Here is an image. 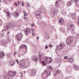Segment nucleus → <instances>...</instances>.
Instances as JSON below:
<instances>
[{"mask_svg": "<svg viewBox=\"0 0 79 79\" xmlns=\"http://www.w3.org/2000/svg\"><path fill=\"white\" fill-rule=\"evenodd\" d=\"M14 56L16 55V52H14Z\"/></svg>", "mask_w": 79, "mask_h": 79, "instance_id": "obj_48", "label": "nucleus"}, {"mask_svg": "<svg viewBox=\"0 0 79 79\" xmlns=\"http://www.w3.org/2000/svg\"><path fill=\"white\" fill-rule=\"evenodd\" d=\"M51 74V72L48 69H47L46 70H44L41 75V77L43 79H45L47 77V75L48 76Z\"/></svg>", "mask_w": 79, "mask_h": 79, "instance_id": "obj_1", "label": "nucleus"}, {"mask_svg": "<svg viewBox=\"0 0 79 79\" xmlns=\"http://www.w3.org/2000/svg\"><path fill=\"white\" fill-rule=\"evenodd\" d=\"M49 47H53V45H51V44H49Z\"/></svg>", "mask_w": 79, "mask_h": 79, "instance_id": "obj_40", "label": "nucleus"}, {"mask_svg": "<svg viewBox=\"0 0 79 79\" xmlns=\"http://www.w3.org/2000/svg\"><path fill=\"white\" fill-rule=\"evenodd\" d=\"M23 13H25V11H23Z\"/></svg>", "mask_w": 79, "mask_h": 79, "instance_id": "obj_59", "label": "nucleus"}, {"mask_svg": "<svg viewBox=\"0 0 79 79\" xmlns=\"http://www.w3.org/2000/svg\"><path fill=\"white\" fill-rule=\"evenodd\" d=\"M52 27H54V26H53Z\"/></svg>", "mask_w": 79, "mask_h": 79, "instance_id": "obj_61", "label": "nucleus"}, {"mask_svg": "<svg viewBox=\"0 0 79 79\" xmlns=\"http://www.w3.org/2000/svg\"><path fill=\"white\" fill-rule=\"evenodd\" d=\"M35 34V33H32V35H33V37H34V36Z\"/></svg>", "mask_w": 79, "mask_h": 79, "instance_id": "obj_43", "label": "nucleus"}, {"mask_svg": "<svg viewBox=\"0 0 79 79\" xmlns=\"http://www.w3.org/2000/svg\"><path fill=\"white\" fill-rule=\"evenodd\" d=\"M2 32H3V31H4V29H3L2 31Z\"/></svg>", "mask_w": 79, "mask_h": 79, "instance_id": "obj_55", "label": "nucleus"}, {"mask_svg": "<svg viewBox=\"0 0 79 79\" xmlns=\"http://www.w3.org/2000/svg\"><path fill=\"white\" fill-rule=\"evenodd\" d=\"M74 61V59H73V58H70L68 59V61L69 63H73Z\"/></svg>", "mask_w": 79, "mask_h": 79, "instance_id": "obj_22", "label": "nucleus"}, {"mask_svg": "<svg viewBox=\"0 0 79 79\" xmlns=\"http://www.w3.org/2000/svg\"><path fill=\"white\" fill-rule=\"evenodd\" d=\"M23 19H27V17H23Z\"/></svg>", "mask_w": 79, "mask_h": 79, "instance_id": "obj_41", "label": "nucleus"}, {"mask_svg": "<svg viewBox=\"0 0 79 79\" xmlns=\"http://www.w3.org/2000/svg\"><path fill=\"white\" fill-rule=\"evenodd\" d=\"M8 74H10V76H11L12 78V76H15L16 74V72H12L11 71H9L8 73Z\"/></svg>", "mask_w": 79, "mask_h": 79, "instance_id": "obj_10", "label": "nucleus"}, {"mask_svg": "<svg viewBox=\"0 0 79 79\" xmlns=\"http://www.w3.org/2000/svg\"><path fill=\"white\" fill-rule=\"evenodd\" d=\"M48 67L49 68V69H52V67H51V66H48Z\"/></svg>", "mask_w": 79, "mask_h": 79, "instance_id": "obj_34", "label": "nucleus"}, {"mask_svg": "<svg viewBox=\"0 0 79 79\" xmlns=\"http://www.w3.org/2000/svg\"><path fill=\"white\" fill-rule=\"evenodd\" d=\"M59 23L61 25H63L64 23V19L62 18H60L59 20Z\"/></svg>", "mask_w": 79, "mask_h": 79, "instance_id": "obj_11", "label": "nucleus"}, {"mask_svg": "<svg viewBox=\"0 0 79 79\" xmlns=\"http://www.w3.org/2000/svg\"><path fill=\"white\" fill-rule=\"evenodd\" d=\"M76 2H78V0H75Z\"/></svg>", "mask_w": 79, "mask_h": 79, "instance_id": "obj_47", "label": "nucleus"}, {"mask_svg": "<svg viewBox=\"0 0 79 79\" xmlns=\"http://www.w3.org/2000/svg\"><path fill=\"white\" fill-rule=\"evenodd\" d=\"M31 59L33 60L34 61H38V57L33 56H32Z\"/></svg>", "mask_w": 79, "mask_h": 79, "instance_id": "obj_16", "label": "nucleus"}, {"mask_svg": "<svg viewBox=\"0 0 79 79\" xmlns=\"http://www.w3.org/2000/svg\"><path fill=\"white\" fill-rule=\"evenodd\" d=\"M27 15V14H26V13H24V16H26Z\"/></svg>", "mask_w": 79, "mask_h": 79, "instance_id": "obj_42", "label": "nucleus"}, {"mask_svg": "<svg viewBox=\"0 0 79 79\" xmlns=\"http://www.w3.org/2000/svg\"><path fill=\"white\" fill-rule=\"evenodd\" d=\"M48 48V46H47V45H46V47H45V48H46V49H47Z\"/></svg>", "mask_w": 79, "mask_h": 79, "instance_id": "obj_35", "label": "nucleus"}, {"mask_svg": "<svg viewBox=\"0 0 79 79\" xmlns=\"http://www.w3.org/2000/svg\"><path fill=\"white\" fill-rule=\"evenodd\" d=\"M41 63L43 66H46V64H45V61H42L41 62Z\"/></svg>", "mask_w": 79, "mask_h": 79, "instance_id": "obj_27", "label": "nucleus"}, {"mask_svg": "<svg viewBox=\"0 0 79 79\" xmlns=\"http://www.w3.org/2000/svg\"><path fill=\"white\" fill-rule=\"evenodd\" d=\"M39 53H40V52H38Z\"/></svg>", "mask_w": 79, "mask_h": 79, "instance_id": "obj_64", "label": "nucleus"}, {"mask_svg": "<svg viewBox=\"0 0 79 79\" xmlns=\"http://www.w3.org/2000/svg\"><path fill=\"white\" fill-rule=\"evenodd\" d=\"M59 30L60 32H63V33H64V34H66V32L65 30L63 28L61 27L59 28Z\"/></svg>", "mask_w": 79, "mask_h": 79, "instance_id": "obj_17", "label": "nucleus"}, {"mask_svg": "<svg viewBox=\"0 0 79 79\" xmlns=\"http://www.w3.org/2000/svg\"><path fill=\"white\" fill-rule=\"evenodd\" d=\"M31 30L29 28H27L24 30L23 31L26 35H27L28 34V33H29Z\"/></svg>", "mask_w": 79, "mask_h": 79, "instance_id": "obj_7", "label": "nucleus"}, {"mask_svg": "<svg viewBox=\"0 0 79 79\" xmlns=\"http://www.w3.org/2000/svg\"><path fill=\"white\" fill-rule=\"evenodd\" d=\"M20 48H23L26 50H27V46L26 45L22 44L20 46Z\"/></svg>", "mask_w": 79, "mask_h": 79, "instance_id": "obj_14", "label": "nucleus"}, {"mask_svg": "<svg viewBox=\"0 0 79 79\" xmlns=\"http://www.w3.org/2000/svg\"><path fill=\"white\" fill-rule=\"evenodd\" d=\"M16 61L17 62V63L18 64L19 63V61H18V60H16Z\"/></svg>", "mask_w": 79, "mask_h": 79, "instance_id": "obj_37", "label": "nucleus"}, {"mask_svg": "<svg viewBox=\"0 0 79 79\" xmlns=\"http://www.w3.org/2000/svg\"><path fill=\"white\" fill-rule=\"evenodd\" d=\"M20 75H21L20 77H23V74H22V73H21L20 74Z\"/></svg>", "mask_w": 79, "mask_h": 79, "instance_id": "obj_36", "label": "nucleus"}, {"mask_svg": "<svg viewBox=\"0 0 79 79\" xmlns=\"http://www.w3.org/2000/svg\"><path fill=\"white\" fill-rule=\"evenodd\" d=\"M36 70L35 69H32L31 71H29V75L30 76H36Z\"/></svg>", "mask_w": 79, "mask_h": 79, "instance_id": "obj_6", "label": "nucleus"}, {"mask_svg": "<svg viewBox=\"0 0 79 79\" xmlns=\"http://www.w3.org/2000/svg\"><path fill=\"white\" fill-rule=\"evenodd\" d=\"M10 32L9 31L7 32V34H10Z\"/></svg>", "mask_w": 79, "mask_h": 79, "instance_id": "obj_44", "label": "nucleus"}, {"mask_svg": "<svg viewBox=\"0 0 79 79\" xmlns=\"http://www.w3.org/2000/svg\"><path fill=\"white\" fill-rule=\"evenodd\" d=\"M6 56H7V58H11L12 57L11 54L8 53L6 55Z\"/></svg>", "mask_w": 79, "mask_h": 79, "instance_id": "obj_24", "label": "nucleus"}, {"mask_svg": "<svg viewBox=\"0 0 79 79\" xmlns=\"http://www.w3.org/2000/svg\"><path fill=\"white\" fill-rule=\"evenodd\" d=\"M21 54L20 53L18 54L17 55V56H18V57H20L21 55Z\"/></svg>", "mask_w": 79, "mask_h": 79, "instance_id": "obj_33", "label": "nucleus"}, {"mask_svg": "<svg viewBox=\"0 0 79 79\" xmlns=\"http://www.w3.org/2000/svg\"><path fill=\"white\" fill-rule=\"evenodd\" d=\"M74 68L75 70H77L79 69V66L76 65H74Z\"/></svg>", "mask_w": 79, "mask_h": 79, "instance_id": "obj_23", "label": "nucleus"}, {"mask_svg": "<svg viewBox=\"0 0 79 79\" xmlns=\"http://www.w3.org/2000/svg\"><path fill=\"white\" fill-rule=\"evenodd\" d=\"M15 64V61H12L10 65L13 66V65H14V64Z\"/></svg>", "mask_w": 79, "mask_h": 79, "instance_id": "obj_31", "label": "nucleus"}, {"mask_svg": "<svg viewBox=\"0 0 79 79\" xmlns=\"http://www.w3.org/2000/svg\"><path fill=\"white\" fill-rule=\"evenodd\" d=\"M60 73V71L58 70H55L53 71V73L55 75L58 74H59Z\"/></svg>", "mask_w": 79, "mask_h": 79, "instance_id": "obj_19", "label": "nucleus"}, {"mask_svg": "<svg viewBox=\"0 0 79 79\" xmlns=\"http://www.w3.org/2000/svg\"><path fill=\"white\" fill-rule=\"evenodd\" d=\"M27 5L28 6V7H29L30 6H29V3H28V2H26Z\"/></svg>", "mask_w": 79, "mask_h": 79, "instance_id": "obj_32", "label": "nucleus"}, {"mask_svg": "<svg viewBox=\"0 0 79 79\" xmlns=\"http://www.w3.org/2000/svg\"><path fill=\"white\" fill-rule=\"evenodd\" d=\"M22 6H24V3L23 2H22Z\"/></svg>", "mask_w": 79, "mask_h": 79, "instance_id": "obj_38", "label": "nucleus"}, {"mask_svg": "<svg viewBox=\"0 0 79 79\" xmlns=\"http://www.w3.org/2000/svg\"><path fill=\"white\" fill-rule=\"evenodd\" d=\"M0 2H2V0H0Z\"/></svg>", "mask_w": 79, "mask_h": 79, "instance_id": "obj_57", "label": "nucleus"}, {"mask_svg": "<svg viewBox=\"0 0 79 79\" xmlns=\"http://www.w3.org/2000/svg\"><path fill=\"white\" fill-rule=\"evenodd\" d=\"M39 39V37H38L37 38V40H38V39Z\"/></svg>", "mask_w": 79, "mask_h": 79, "instance_id": "obj_51", "label": "nucleus"}, {"mask_svg": "<svg viewBox=\"0 0 79 79\" xmlns=\"http://www.w3.org/2000/svg\"><path fill=\"white\" fill-rule=\"evenodd\" d=\"M74 26H73V25L71 24H69L68 25L67 31H71V33L72 34H75V32L74 31Z\"/></svg>", "mask_w": 79, "mask_h": 79, "instance_id": "obj_2", "label": "nucleus"}, {"mask_svg": "<svg viewBox=\"0 0 79 79\" xmlns=\"http://www.w3.org/2000/svg\"><path fill=\"white\" fill-rule=\"evenodd\" d=\"M45 60L47 64H50V63H51L52 61V58L47 56L45 57Z\"/></svg>", "mask_w": 79, "mask_h": 79, "instance_id": "obj_5", "label": "nucleus"}, {"mask_svg": "<svg viewBox=\"0 0 79 79\" xmlns=\"http://www.w3.org/2000/svg\"><path fill=\"white\" fill-rule=\"evenodd\" d=\"M18 5H19V4H18Z\"/></svg>", "mask_w": 79, "mask_h": 79, "instance_id": "obj_63", "label": "nucleus"}, {"mask_svg": "<svg viewBox=\"0 0 79 79\" xmlns=\"http://www.w3.org/2000/svg\"><path fill=\"white\" fill-rule=\"evenodd\" d=\"M24 73H25V71H24Z\"/></svg>", "mask_w": 79, "mask_h": 79, "instance_id": "obj_62", "label": "nucleus"}, {"mask_svg": "<svg viewBox=\"0 0 79 79\" xmlns=\"http://www.w3.org/2000/svg\"><path fill=\"white\" fill-rule=\"evenodd\" d=\"M62 76L63 75H61L59 76L58 77V79H62Z\"/></svg>", "mask_w": 79, "mask_h": 79, "instance_id": "obj_30", "label": "nucleus"}, {"mask_svg": "<svg viewBox=\"0 0 79 79\" xmlns=\"http://www.w3.org/2000/svg\"><path fill=\"white\" fill-rule=\"evenodd\" d=\"M41 14V12H37L36 14V16H40V15Z\"/></svg>", "mask_w": 79, "mask_h": 79, "instance_id": "obj_25", "label": "nucleus"}, {"mask_svg": "<svg viewBox=\"0 0 79 79\" xmlns=\"http://www.w3.org/2000/svg\"><path fill=\"white\" fill-rule=\"evenodd\" d=\"M33 29V28H31V30H32V29Z\"/></svg>", "mask_w": 79, "mask_h": 79, "instance_id": "obj_60", "label": "nucleus"}, {"mask_svg": "<svg viewBox=\"0 0 79 79\" xmlns=\"http://www.w3.org/2000/svg\"><path fill=\"white\" fill-rule=\"evenodd\" d=\"M31 26L32 27V26H34V25H33V24H31Z\"/></svg>", "mask_w": 79, "mask_h": 79, "instance_id": "obj_45", "label": "nucleus"}, {"mask_svg": "<svg viewBox=\"0 0 79 79\" xmlns=\"http://www.w3.org/2000/svg\"><path fill=\"white\" fill-rule=\"evenodd\" d=\"M14 26L15 24H14V23H10L8 24V25L4 27L5 31H8V29H11V28H13V26Z\"/></svg>", "mask_w": 79, "mask_h": 79, "instance_id": "obj_3", "label": "nucleus"}, {"mask_svg": "<svg viewBox=\"0 0 79 79\" xmlns=\"http://www.w3.org/2000/svg\"><path fill=\"white\" fill-rule=\"evenodd\" d=\"M11 78H12V77L8 74V75H6L5 76L4 79H11Z\"/></svg>", "mask_w": 79, "mask_h": 79, "instance_id": "obj_20", "label": "nucleus"}, {"mask_svg": "<svg viewBox=\"0 0 79 79\" xmlns=\"http://www.w3.org/2000/svg\"><path fill=\"white\" fill-rule=\"evenodd\" d=\"M1 25H2V21H1Z\"/></svg>", "mask_w": 79, "mask_h": 79, "instance_id": "obj_52", "label": "nucleus"}, {"mask_svg": "<svg viewBox=\"0 0 79 79\" xmlns=\"http://www.w3.org/2000/svg\"><path fill=\"white\" fill-rule=\"evenodd\" d=\"M32 31H33V32H34V29L32 30Z\"/></svg>", "mask_w": 79, "mask_h": 79, "instance_id": "obj_53", "label": "nucleus"}, {"mask_svg": "<svg viewBox=\"0 0 79 79\" xmlns=\"http://www.w3.org/2000/svg\"><path fill=\"white\" fill-rule=\"evenodd\" d=\"M78 37H79V34H78Z\"/></svg>", "mask_w": 79, "mask_h": 79, "instance_id": "obj_56", "label": "nucleus"}, {"mask_svg": "<svg viewBox=\"0 0 79 79\" xmlns=\"http://www.w3.org/2000/svg\"><path fill=\"white\" fill-rule=\"evenodd\" d=\"M22 37L19 35H17L15 36V39L18 42H20L21 40Z\"/></svg>", "mask_w": 79, "mask_h": 79, "instance_id": "obj_8", "label": "nucleus"}, {"mask_svg": "<svg viewBox=\"0 0 79 79\" xmlns=\"http://www.w3.org/2000/svg\"><path fill=\"white\" fill-rule=\"evenodd\" d=\"M18 3H19V1H18Z\"/></svg>", "mask_w": 79, "mask_h": 79, "instance_id": "obj_58", "label": "nucleus"}, {"mask_svg": "<svg viewBox=\"0 0 79 79\" xmlns=\"http://www.w3.org/2000/svg\"><path fill=\"white\" fill-rule=\"evenodd\" d=\"M73 2L74 0H72L68 2L67 3V6H70V5H71L72 4V3H73Z\"/></svg>", "mask_w": 79, "mask_h": 79, "instance_id": "obj_18", "label": "nucleus"}, {"mask_svg": "<svg viewBox=\"0 0 79 79\" xmlns=\"http://www.w3.org/2000/svg\"><path fill=\"white\" fill-rule=\"evenodd\" d=\"M60 47H62V48H58V45L57 46V50H60V49H61V48H64V47H65V44H64V43H60Z\"/></svg>", "mask_w": 79, "mask_h": 79, "instance_id": "obj_12", "label": "nucleus"}, {"mask_svg": "<svg viewBox=\"0 0 79 79\" xmlns=\"http://www.w3.org/2000/svg\"><path fill=\"white\" fill-rule=\"evenodd\" d=\"M59 1V0H58L56 2L55 5L56 7H58V2Z\"/></svg>", "mask_w": 79, "mask_h": 79, "instance_id": "obj_29", "label": "nucleus"}, {"mask_svg": "<svg viewBox=\"0 0 79 79\" xmlns=\"http://www.w3.org/2000/svg\"><path fill=\"white\" fill-rule=\"evenodd\" d=\"M76 14H72V16L73 18H76Z\"/></svg>", "mask_w": 79, "mask_h": 79, "instance_id": "obj_28", "label": "nucleus"}, {"mask_svg": "<svg viewBox=\"0 0 79 79\" xmlns=\"http://www.w3.org/2000/svg\"><path fill=\"white\" fill-rule=\"evenodd\" d=\"M73 37L69 36L68 37L66 40V43L67 45H71V43H72V42H73Z\"/></svg>", "mask_w": 79, "mask_h": 79, "instance_id": "obj_4", "label": "nucleus"}, {"mask_svg": "<svg viewBox=\"0 0 79 79\" xmlns=\"http://www.w3.org/2000/svg\"><path fill=\"white\" fill-rule=\"evenodd\" d=\"M16 3H17L16 2H15V3L14 4V5H16Z\"/></svg>", "mask_w": 79, "mask_h": 79, "instance_id": "obj_46", "label": "nucleus"}, {"mask_svg": "<svg viewBox=\"0 0 79 79\" xmlns=\"http://www.w3.org/2000/svg\"><path fill=\"white\" fill-rule=\"evenodd\" d=\"M78 20L79 21V17L78 18Z\"/></svg>", "mask_w": 79, "mask_h": 79, "instance_id": "obj_54", "label": "nucleus"}, {"mask_svg": "<svg viewBox=\"0 0 79 79\" xmlns=\"http://www.w3.org/2000/svg\"><path fill=\"white\" fill-rule=\"evenodd\" d=\"M4 12H6V10H5V9H4Z\"/></svg>", "mask_w": 79, "mask_h": 79, "instance_id": "obj_49", "label": "nucleus"}, {"mask_svg": "<svg viewBox=\"0 0 79 79\" xmlns=\"http://www.w3.org/2000/svg\"><path fill=\"white\" fill-rule=\"evenodd\" d=\"M20 64V67L22 69H24L25 67H24V62H23L22 60H20L19 62Z\"/></svg>", "mask_w": 79, "mask_h": 79, "instance_id": "obj_9", "label": "nucleus"}, {"mask_svg": "<svg viewBox=\"0 0 79 79\" xmlns=\"http://www.w3.org/2000/svg\"><path fill=\"white\" fill-rule=\"evenodd\" d=\"M6 17L7 19L10 18V16H11V14L10 13L7 12L6 13Z\"/></svg>", "mask_w": 79, "mask_h": 79, "instance_id": "obj_21", "label": "nucleus"}, {"mask_svg": "<svg viewBox=\"0 0 79 79\" xmlns=\"http://www.w3.org/2000/svg\"><path fill=\"white\" fill-rule=\"evenodd\" d=\"M12 15L14 16V17L17 18L19 16V14L17 12H15L13 13Z\"/></svg>", "mask_w": 79, "mask_h": 79, "instance_id": "obj_13", "label": "nucleus"}, {"mask_svg": "<svg viewBox=\"0 0 79 79\" xmlns=\"http://www.w3.org/2000/svg\"><path fill=\"white\" fill-rule=\"evenodd\" d=\"M5 57V53L3 52H0V58L1 59H2Z\"/></svg>", "mask_w": 79, "mask_h": 79, "instance_id": "obj_15", "label": "nucleus"}, {"mask_svg": "<svg viewBox=\"0 0 79 79\" xmlns=\"http://www.w3.org/2000/svg\"><path fill=\"white\" fill-rule=\"evenodd\" d=\"M20 53L21 55H23V54H25L26 53V52H25V50L23 51H21Z\"/></svg>", "mask_w": 79, "mask_h": 79, "instance_id": "obj_26", "label": "nucleus"}, {"mask_svg": "<svg viewBox=\"0 0 79 79\" xmlns=\"http://www.w3.org/2000/svg\"><path fill=\"white\" fill-rule=\"evenodd\" d=\"M18 4H17L15 5V6H18Z\"/></svg>", "mask_w": 79, "mask_h": 79, "instance_id": "obj_50", "label": "nucleus"}, {"mask_svg": "<svg viewBox=\"0 0 79 79\" xmlns=\"http://www.w3.org/2000/svg\"><path fill=\"white\" fill-rule=\"evenodd\" d=\"M64 58L65 59H67V58H68V56H64Z\"/></svg>", "mask_w": 79, "mask_h": 79, "instance_id": "obj_39", "label": "nucleus"}]
</instances>
